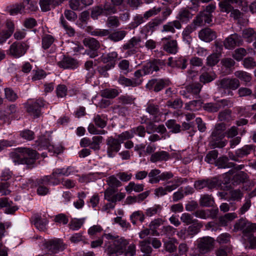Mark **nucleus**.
Returning <instances> with one entry per match:
<instances>
[{"label":"nucleus","mask_w":256,"mask_h":256,"mask_svg":"<svg viewBox=\"0 0 256 256\" xmlns=\"http://www.w3.org/2000/svg\"><path fill=\"white\" fill-rule=\"evenodd\" d=\"M44 102L42 99H38L32 104L28 105L26 108L27 112L35 118H38L41 114L40 108L44 106Z\"/></svg>","instance_id":"14"},{"label":"nucleus","mask_w":256,"mask_h":256,"mask_svg":"<svg viewBox=\"0 0 256 256\" xmlns=\"http://www.w3.org/2000/svg\"><path fill=\"white\" fill-rule=\"evenodd\" d=\"M206 188L208 190H212L221 185V181L217 177H213L210 178H206Z\"/></svg>","instance_id":"44"},{"label":"nucleus","mask_w":256,"mask_h":256,"mask_svg":"<svg viewBox=\"0 0 256 256\" xmlns=\"http://www.w3.org/2000/svg\"><path fill=\"white\" fill-rule=\"evenodd\" d=\"M25 12L27 10L35 12L38 10L37 3L36 2L32 0H23Z\"/></svg>","instance_id":"47"},{"label":"nucleus","mask_w":256,"mask_h":256,"mask_svg":"<svg viewBox=\"0 0 256 256\" xmlns=\"http://www.w3.org/2000/svg\"><path fill=\"white\" fill-rule=\"evenodd\" d=\"M164 65V62L158 59H154L150 61L143 66L144 74H152L154 72H158L160 70V67Z\"/></svg>","instance_id":"10"},{"label":"nucleus","mask_w":256,"mask_h":256,"mask_svg":"<svg viewBox=\"0 0 256 256\" xmlns=\"http://www.w3.org/2000/svg\"><path fill=\"white\" fill-rule=\"evenodd\" d=\"M220 56L213 53L210 55L206 59V65L210 66H213L217 64L219 61V58Z\"/></svg>","instance_id":"60"},{"label":"nucleus","mask_w":256,"mask_h":256,"mask_svg":"<svg viewBox=\"0 0 256 256\" xmlns=\"http://www.w3.org/2000/svg\"><path fill=\"white\" fill-rule=\"evenodd\" d=\"M192 14L188 10H182L178 13L176 18L180 22H187L192 17Z\"/></svg>","instance_id":"33"},{"label":"nucleus","mask_w":256,"mask_h":256,"mask_svg":"<svg viewBox=\"0 0 256 256\" xmlns=\"http://www.w3.org/2000/svg\"><path fill=\"white\" fill-rule=\"evenodd\" d=\"M6 10L10 15H16L18 14H22L24 11V6L23 3H16L6 8Z\"/></svg>","instance_id":"24"},{"label":"nucleus","mask_w":256,"mask_h":256,"mask_svg":"<svg viewBox=\"0 0 256 256\" xmlns=\"http://www.w3.org/2000/svg\"><path fill=\"white\" fill-rule=\"evenodd\" d=\"M45 246L50 252L56 253L60 250H63L65 248V244L62 240L59 238L49 240L46 242Z\"/></svg>","instance_id":"12"},{"label":"nucleus","mask_w":256,"mask_h":256,"mask_svg":"<svg viewBox=\"0 0 256 256\" xmlns=\"http://www.w3.org/2000/svg\"><path fill=\"white\" fill-rule=\"evenodd\" d=\"M28 47L24 42H14L10 46L8 54L16 58H18L26 52Z\"/></svg>","instance_id":"9"},{"label":"nucleus","mask_w":256,"mask_h":256,"mask_svg":"<svg viewBox=\"0 0 256 256\" xmlns=\"http://www.w3.org/2000/svg\"><path fill=\"white\" fill-rule=\"evenodd\" d=\"M214 240L210 236L200 238L198 240V248L201 254H206L210 251L214 246Z\"/></svg>","instance_id":"7"},{"label":"nucleus","mask_w":256,"mask_h":256,"mask_svg":"<svg viewBox=\"0 0 256 256\" xmlns=\"http://www.w3.org/2000/svg\"><path fill=\"white\" fill-rule=\"evenodd\" d=\"M218 156V152L217 150H214L210 151L206 155L205 160L209 164L215 163Z\"/></svg>","instance_id":"61"},{"label":"nucleus","mask_w":256,"mask_h":256,"mask_svg":"<svg viewBox=\"0 0 256 256\" xmlns=\"http://www.w3.org/2000/svg\"><path fill=\"white\" fill-rule=\"evenodd\" d=\"M146 110L155 118L161 114L159 106L150 102H148Z\"/></svg>","instance_id":"28"},{"label":"nucleus","mask_w":256,"mask_h":256,"mask_svg":"<svg viewBox=\"0 0 256 256\" xmlns=\"http://www.w3.org/2000/svg\"><path fill=\"white\" fill-rule=\"evenodd\" d=\"M248 178L246 173L240 171L233 176L232 183L234 186H237L241 183L246 182L248 180Z\"/></svg>","instance_id":"22"},{"label":"nucleus","mask_w":256,"mask_h":256,"mask_svg":"<svg viewBox=\"0 0 256 256\" xmlns=\"http://www.w3.org/2000/svg\"><path fill=\"white\" fill-rule=\"evenodd\" d=\"M244 0H222L219 2L220 11L229 13L233 10L231 3H236L238 5H242Z\"/></svg>","instance_id":"20"},{"label":"nucleus","mask_w":256,"mask_h":256,"mask_svg":"<svg viewBox=\"0 0 256 256\" xmlns=\"http://www.w3.org/2000/svg\"><path fill=\"white\" fill-rule=\"evenodd\" d=\"M117 57L118 54L115 52H110L105 56H102V60L104 63H115V61Z\"/></svg>","instance_id":"54"},{"label":"nucleus","mask_w":256,"mask_h":256,"mask_svg":"<svg viewBox=\"0 0 256 256\" xmlns=\"http://www.w3.org/2000/svg\"><path fill=\"white\" fill-rule=\"evenodd\" d=\"M254 150V146L252 144L245 145L242 148L238 149L236 151V154L239 158H242L250 154Z\"/></svg>","instance_id":"31"},{"label":"nucleus","mask_w":256,"mask_h":256,"mask_svg":"<svg viewBox=\"0 0 256 256\" xmlns=\"http://www.w3.org/2000/svg\"><path fill=\"white\" fill-rule=\"evenodd\" d=\"M64 1V0H40L39 4L42 12H48L52 8H54L61 5Z\"/></svg>","instance_id":"17"},{"label":"nucleus","mask_w":256,"mask_h":256,"mask_svg":"<svg viewBox=\"0 0 256 256\" xmlns=\"http://www.w3.org/2000/svg\"><path fill=\"white\" fill-rule=\"evenodd\" d=\"M198 36L201 40L210 42L216 39L217 36L214 30L210 28H205L199 32Z\"/></svg>","instance_id":"16"},{"label":"nucleus","mask_w":256,"mask_h":256,"mask_svg":"<svg viewBox=\"0 0 256 256\" xmlns=\"http://www.w3.org/2000/svg\"><path fill=\"white\" fill-rule=\"evenodd\" d=\"M205 67L202 68V74H200L199 78L200 82L206 84L210 83L214 80L217 76L216 73L212 70L205 71Z\"/></svg>","instance_id":"18"},{"label":"nucleus","mask_w":256,"mask_h":256,"mask_svg":"<svg viewBox=\"0 0 256 256\" xmlns=\"http://www.w3.org/2000/svg\"><path fill=\"white\" fill-rule=\"evenodd\" d=\"M242 36L248 42H252L256 40V32L252 28H245L242 30Z\"/></svg>","instance_id":"30"},{"label":"nucleus","mask_w":256,"mask_h":256,"mask_svg":"<svg viewBox=\"0 0 256 256\" xmlns=\"http://www.w3.org/2000/svg\"><path fill=\"white\" fill-rule=\"evenodd\" d=\"M188 60L184 57L178 58L174 61V66L182 70H184L187 66Z\"/></svg>","instance_id":"64"},{"label":"nucleus","mask_w":256,"mask_h":256,"mask_svg":"<svg viewBox=\"0 0 256 256\" xmlns=\"http://www.w3.org/2000/svg\"><path fill=\"white\" fill-rule=\"evenodd\" d=\"M34 223L36 227L40 230L45 231L46 230L47 220L45 219H42L40 216H35Z\"/></svg>","instance_id":"39"},{"label":"nucleus","mask_w":256,"mask_h":256,"mask_svg":"<svg viewBox=\"0 0 256 256\" xmlns=\"http://www.w3.org/2000/svg\"><path fill=\"white\" fill-rule=\"evenodd\" d=\"M94 122L96 126L101 128H104L107 124L106 120H104V117L99 114L94 116Z\"/></svg>","instance_id":"59"},{"label":"nucleus","mask_w":256,"mask_h":256,"mask_svg":"<svg viewBox=\"0 0 256 256\" xmlns=\"http://www.w3.org/2000/svg\"><path fill=\"white\" fill-rule=\"evenodd\" d=\"M104 12V16H108L115 14L118 12V10L114 8L108 0H106L102 4L100 5Z\"/></svg>","instance_id":"26"},{"label":"nucleus","mask_w":256,"mask_h":256,"mask_svg":"<svg viewBox=\"0 0 256 256\" xmlns=\"http://www.w3.org/2000/svg\"><path fill=\"white\" fill-rule=\"evenodd\" d=\"M54 38L50 34H46L42 38V47L46 50L54 42Z\"/></svg>","instance_id":"50"},{"label":"nucleus","mask_w":256,"mask_h":256,"mask_svg":"<svg viewBox=\"0 0 256 256\" xmlns=\"http://www.w3.org/2000/svg\"><path fill=\"white\" fill-rule=\"evenodd\" d=\"M246 54V51L244 48H238L236 49L232 54V56L237 61L241 60Z\"/></svg>","instance_id":"52"},{"label":"nucleus","mask_w":256,"mask_h":256,"mask_svg":"<svg viewBox=\"0 0 256 256\" xmlns=\"http://www.w3.org/2000/svg\"><path fill=\"white\" fill-rule=\"evenodd\" d=\"M234 75L236 78L240 81L244 82L246 86L248 85V84L252 80V76L250 74L242 70L236 71Z\"/></svg>","instance_id":"23"},{"label":"nucleus","mask_w":256,"mask_h":256,"mask_svg":"<svg viewBox=\"0 0 256 256\" xmlns=\"http://www.w3.org/2000/svg\"><path fill=\"white\" fill-rule=\"evenodd\" d=\"M119 94L118 90L115 88H106L102 90L101 96L106 98H114Z\"/></svg>","instance_id":"43"},{"label":"nucleus","mask_w":256,"mask_h":256,"mask_svg":"<svg viewBox=\"0 0 256 256\" xmlns=\"http://www.w3.org/2000/svg\"><path fill=\"white\" fill-rule=\"evenodd\" d=\"M242 44L243 40L242 38L237 34L230 35L224 42V46L225 48L228 50L233 49L236 46L242 45Z\"/></svg>","instance_id":"11"},{"label":"nucleus","mask_w":256,"mask_h":256,"mask_svg":"<svg viewBox=\"0 0 256 256\" xmlns=\"http://www.w3.org/2000/svg\"><path fill=\"white\" fill-rule=\"evenodd\" d=\"M77 62L74 58L65 57L62 62H58V66L64 68H74L77 66Z\"/></svg>","instance_id":"27"},{"label":"nucleus","mask_w":256,"mask_h":256,"mask_svg":"<svg viewBox=\"0 0 256 256\" xmlns=\"http://www.w3.org/2000/svg\"><path fill=\"white\" fill-rule=\"evenodd\" d=\"M234 230L242 232V236L249 243V248L256 249V236L252 234L256 232V224L248 222L246 219L238 220L234 225Z\"/></svg>","instance_id":"1"},{"label":"nucleus","mask_w":256,"mask_h":256,"mask_svg":"<svg viewBox=\"0 0 256 256\" xmlns=\"http://www.w3.org/2000/svg\"><path fill=\"white\" fill-rule=\"evenodd\" d=\"M140 42V38L133 37L127 43L124 44L122 48L124 50H128V54H134L137 52L136 46Z\"/></svg>","instance_id":"19"},{"label":"nucleus","mask_w":256,"mask_h":256,"mask_svg":"<svg viewBox=\"0 0 256 256\" xmlns=\"http://www.w3.org/2000/svg\"><path fill=\"white\" fill-rule=\"evenodd\" d=\"M226 125L224 122L216 124L210 136V144L214 148H222L226 144V140H222L225 136Z\"/></svg>","instance_id":"2"},{"label":"nucleus","mask_w":256,"mask_h":256,"mask_svg":"<svg viewBox=\"0 0 256 256\" xmlns=\"http://www.w3.org/2000/svg\"><path fill=\"white\" fill-rule=\"evenodd\" d=\"M202 85L200 82L190 84L186 87L188 92L194 94H198L201 90Z\"/></svg>","instance_id":"42"},{"label":"nucleus","mask_w":256,"mask_h":256,"mask_svg":"<svg viewBox=\"0 0 256 256\" xmlns=\"http://www.w3.org/2000/svg\"><path fill=\"white\" fill-rule=\"evenodd\" d=\"M160 170L158 169H154L150 170L148 174L150 178L148 182L150 184H156L160 182Z\"/></svg>","instance_id":"45"},{"label":"nucleus","mask_w":256,"mask_h":256,"mask_svg":"<svg viewBox=\"0 0 256 256\" xmlns=\"http://www.w3.org/2000/svg\"><path fill=\"white\" fill-rule=\"evenodd\" d=\"M60 22L66 30V34H68L70 36H74L76 32L74 29L68 24V22L64 19L62 15L60 18Z\"/></svg>","instance_id":"38"},{"label":"nucleus","mask_w":256,"mask_h":256,"mask_svg":"<svg viewBox=\"0 0 256 256\" xmlns=\"http://www.w3.org/2000/svg\"><path fill=\"white\" fill-rule=\"evenodd\" d=\"M164 49L168 53L175 54L178 52V46L176 40L168 41L164 45Z\"/></svg>","instance_id":"35"},{"label":"nucleus","mask_w":256,"mask_h":256,"mask_svg":"<svg viewBox=\"0 0 256 256\" xmlns=\"http://www.w3.org/2000/svg\"><path fill=\"white\" fill-rule=\"evenodd\" d=\"M234 104L232 101L227 99H222L218 100L216 102H209L205 104L203 108L205 110L210 112H216L226 106H232Z\"/></svg>","instance_id":"5"},{"label":"nucleus","mask_w":256,"mask_h":256,"mask_svg":"<svg viewBox=\"0 0 256 256\" xmlns=\"http://www.w3.org/2000/svg\"><path fill=\"white\" fill-rule=\"evenodd\" d=\"M192 224L189 226L186 230L187 234L192 236L197 234L203 226L201 222H198Z\"/></svg>","instance_id":"40"},{"label":"nucleus","mask_w":256,"mask_h":256,"mask_svg":"<svg viewBox=\"0 0 256 256\" xmlns=\"http://www.w3.org/2000/svg\"><path fill=\"white\" fill-rule=\"evenodd\" d=\"M172 191V188L169 185H167L164 188L160 186L154 190V194L158 197L162 196L167 194V192H171Z\"/></svg>","instance_id":"56"},{"label":"nucleus","mask_w":256,"mask_h":256,"mask_svg":"<svg viewBox=\"0 0 256 256\" xmlns=\"http://www.w3.org/2000/svg\"><path fill=\"white\" fill-rule=\"evenodd\" d=\"M19 150L20 152L24 154V158H20L16 153H11L12 156H15L14 162L18 164H26L28 168H30L37 158L36 152L26 148H20Z\"/></svg>","instance_id":"3"},{"label":"nucleus","mask_w":256,"mask_h":256,"mask_svg":"<svg viewBox=\"0 0 256 256\" xmlns=\"http://www.w3.org/2000/svg\"><path fill=\"white\" fill-rule=\"evenodd\" d=\"M166 105L172 108L178 110L182 106V101L180 98H176L174 101H168Z\"/></svg>","instance_id":"62"},{"label":"nucleus","mask_w":256,"mask_h":256,"mask_svg":"<svg viewBox=\"0 0 256 256\" xmlns=\"http://www.w3.org/2000/svg\"><path fill=\"white\" fill-rule=\"evenodd\" d=\"M212 15L206 12H201L196 16L193 23L196 26H201L206 24H210L212 22Z\"/></svg>","instance_id":"15"},{"label":"nucleus","mask_w":256,"mask_h":256,"mask_svg":"<svg viewBox=\"0 0 256 256\" xmlns=\"http://www.w3.org/2000/svg\"><path fill=\"white\" fill-rule=\"evenodd\" d=\"M220 88L223 90H234L240 88V81L235 78H225L218 81Z\"/></svg>","instance_id":"6"},{"label":"nucleus","mask_w":256,"mask_h":256,"mask_svg":"<svg viewBox=\"0 0 256 256\" xmlns=\"http://www.w3.org/2000/svg\"><path fill=\"white\" fill-rule=\"evenodd\" d=\"M126 34V32L124 30H116L111 34L109 32L108 38L114 42H118L122 40Z\"/></svg>","instance_id":"37"},{"label":"nucleus","mask_w":256,"mask_h":256,"mask_svg":"<svg viewBox=\"0 0 256 256\" xmlns=\"http://www.w3.org/2000/svg\"><path fill=\"white\" fill-rule=\"evenodd\" d=\"M244 66L248 69L254 68L256 67V62L252 57H248L243 60Z\"/></svg>","instance_id":"63"},{"label":"nucleus","mask_w":256,"mask_h":256,"mask_svg":"<svg viewBox=\"0 0 256 256\" xmlns=\"http://www.w3.org/2000/svg\"><path fill=\"white\" fill-rule=\"evenodd\" d=\"M100 16H104V12L101 6L93 7L91 10L90 16L93 20H98Z\"/></svg>","instance_id":"51"},{"label":"nucleus","mask_w":256,"mask_h":256,"mask_svg":"<svg viewBox=\"0 0 256 256\" xmlns=\"http://www.w3.org/2000/svg\"><path fill=\"white\" fill-rule=\"evenodd\" d=\"M214 203L213 198L208 194L203 195L200 200V204L202 206L210 207L212 206Z\"/></svg>","instance_id":"41"},{"label":"nucleus","mask_w":256,"mask_h":256,"mask_svg":"<svg viewBox=\"0 0 256 256\" xmlns=\"http://www.w3.org/2000/svg\"><path fill=\"white\" fill-rule=\"evenodd\" d=\"M106 24L108 28H116L119 26L120 22L118 16H110L107 18Z\"/></svg>","instance_id":"49"},{"label":"nucleus","mask_w":256,"mask_h":256,"mask_svg":"<svg viewBox=\"0 0 256 256\" xmlns=\"http://www.w3.org/2000/svg\"><path fill=\"white\" fill-rule=\"evenodd\" d=\"M229 193L230 195L229 200L238 201L243 197V193L240 189L230 190Z\"/></svg>","instance_id":"57"},{"label":"nucleus","mask_w":256,"mask_h":256,"mask_svg":"<svg viewBox=\"0 0 256 256\" xmlns=\"http://www.w3.org/2000/svg\"><path fill=\"white\" fill-rule=\"evenodd\" d=\"M162 20H161L160 18H154L150 21L144 26V29L147 32H153L156 30L158 26L162 23Z\"/></svg>","instance_id":"36"},{"label":"nucleus","mask_w":256,"mask_h":256,"mask_svg":"<svg viewBox=\"0 0 256 256\" xmlns=\"http://www.w3.org/2000/svg\"><path fill=\"white\" fill-rule=\"evenodd\" d=\"M168 86L167 82L164 79L154 78L150 80L146 87L150 90L158 92Z\"/></svg>","instance_id":"13"},{"label":"nucleus","mask_w":256,"mask_h":256,"mask_svg":"<svg viewBox=\"0 0 256 256\" xmlns=\"http://www.w3.org/2000/svg\"><path fill=\"white\" fill-rule=\"evenodd\" d=\"M182 222L186 225L195 224L198 222L196 219H194L193 216L188 213H184L180 216Z\"/></svg>","instance_id":"53"},{"label":"nucleus","mask_w":256,"mask_h":256,"mask_svg":"<svg viewBox=\"0 0 256 256\" xmlns=\"http://www.w3.org/2000/svg\"><path fill=\"white\" fill-rule=\"evenodd\" d=\"M128 244V242L126 240L122 238L114 240L112 244L108 248V254L112 256H118L123 254Z\"/></svg>","instance_id":"4"},{"label":"nucleus","mask_w":256,"mask_h":256,"mask_svg":"<svg viewBox=\"0 0 256 256\" xmlns=\"http://www.w3.org/2000/svg\"><path fill=\"white\" fill-rule=\"evenodd\" d=\"M83 44L85 46L88 48L93 51H96L100 48V42L93 38H84Z\"/></svg>","instance_id":"25"},{"label":"nucleus","mask_w":256,"mask_h":256,"mask_svg":"<svg viewBox=\"0 0 256 256\" xmlns=\"http://www.w3.org/2000/svg\"><path fill=\"white\" fill-rule=\"evenodd\" d=\"M106 152L109 158H113L119 152L121 145L117 139L112 136L108 137L106 140Z\"/></svg>","instance_id":"8"},{"label":"nucleus","mask_w":256,"mask_h":256,"mask_svg":"<svg viewBox=\"0 0 256 256\" xmlns=\"http://www.w3.org/2000/svg\"><path fill=\"white\" fill-rule=\"evenodd\" d=\"M176 28L177 29H180L182 27L180 22L178 20H176L172 22H168L166 24H164L163 26V29L162 30V32H171L172 33L175 32V29L174 28Z\"/></svg>","instance_id":"32"},{"label":"nucleus","mask_w":256,"mask_h":256,"mask_svg":"<svg viewBox=\"0 0 256 256\" xmlns=\"http://www.w3.org/2000/svg\"><path fill=\"white\" fill-rule=\"evenodd\" d=\"M103 137L102 136H94L90 140V148L94 150H98L100 149V144L102 142Z\"/></svg>","instance_id":"48"},{"label":"nucleus","mask_w":256,"mask_h":256,"mask_svg":"<svg viewBox=\"0 0 256 256\" xmlns=\"http://www.w3.org/2000/svg\"><path fill=\"white\" fill-rule=\"evenodd\" d=\"M119 84L124 86H136L140 85V80H132L126 78L123 76H120L118 79Z\"/></svg>","instance_id":"29"},{"label":"nucleus","mask_w":256,"mask_h":256,"mask_svg":"<svg viewBox=\"0 0 256 256\" xmlns=\"http://www.w3.org/2000/svg\"><path fill=\"white\" fill-rule=\"evenodd\" d=\"M170 158V154L166 151L161 150L154 152L150 157V160L152 162H157L166 161Z\"/></svg>","instance_id":"21"},{"label":"nucleus","mask_w":256,"mask_h":256,"mask_svg":"<svg viewBox=\"0 0 256 256\" xmlns=\"http://www.w3.org/2000/svg\"><path fill=\"white\" fill-rule=\"evenodd\" d=\"M175 243H176V239H171L164 244L165 250L169 252H173L176 250V246L175 245Z\"/></svg>","instance_id":"58"},{"label":"nucleus","mask_w":256,"mask_h":256,"mask_svg":"<svg viewBox=\"0 0 256 256\" xmlns=\"http://www.w3.org/2000/svg\"><path fill=\"white\" fill-rule=\"evenodd\" d=\"M144 185L143 184H136L134 182H130L128 186L126 187L127 192L130 193L132 190L136 192H140L144 190Z\"/></svg>","instance_id":"46"},{"label":"nucleus","mask_w":256,"mask_h":256,"mask_svg":"<svg viewBox=\"0 0 256 256\" xmlns=\"http://www.w3.org/2000/svg\"><path fill=\"white\" fill-rule=\"evenodd\" d=\"M150 240H143L140 242V250L142 252L146 254H149L152 252V248L150 246Z\"/></svg>","instance_id":"55"},{"label":"nucleus","mask_w":256,"mask_h":256,"mask_svg":"<svg viewBox=\"0 0 256 256\" xmlns=\"http://www.w3.org/2000/svg\"><path fill=\"white\" fill-rule=\"evenodd\" d=\"M232 112L230 109H225L219 112L218 116V120L220 122H229L232 120Z\"/></svg>","instance_id":"34"}]
</instances>
